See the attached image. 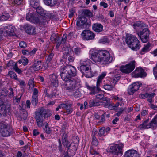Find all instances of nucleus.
I'll use <instances>...</instances> for the list:
<instances>
[{
  "label": "nucleus",
  "instance_id": "obj_62",
  "mask_svg": "<svg viewBox=\"0 0 157 157\" xmlns=\"http://www.w3.org/2000/svg\"><path fill=\"white\" fill-rule=\"evenodd\" d=\"M36 12L39 14L42 15L41 14L43 12V9L40 6H38L37 8H36Z\"/></svg>",
  "mask_w": 157,
  "mask_h": 157
},
{
  "label": "nucleus",
  "instance_id": "obj_6",
  "mask_svg": "<svg viewBox=\"0 0 157 157\" xmlns=\"http://www.w3.org/2000/svg\"><path fill=\"white\" fill-rule=\"evenodd\" d=\"M135 61L130 62L129 63L124 66H121L120 68V71L122 72L127 74L132 71L135 67Z\"/></svg>",
  "mask_w": 157,
  "mask_h": 157
},
{
  "label": "nucleus",
  "instance_id": "obj_5",
  "mask_svg": "<svg viewBox=\"0 0 157 157\" xmlns=\"http://www.w3.org/2000/svg\"><path fill=\"white\" fill-rule=\"evenodd\" d=\"M149 122V119H148L144 121L142 124L139 126V128L140 130L145 129L151 128L152 129H155L157 127V114L152 120Z\"/></svg>",
  "mask_w": 157,
  "mask_h": 157
},
{
  "label": "nucleus",
  "instance_id": "obj_37",
  "mask_svg": "<svg viewBox=\"0 0 157 157\" xmlns=\"http://www.w3.org/2000/svg\"><path fill=\"white\" fill-rule=\"evenodd\" d=\"M60 37L58 36L55 33L52 34L51 37L50 39L53 42H55L56 41H59L60 40Z\"/></svg>",
  "mask_w": 157,
  "mask_h": 157
},
{
  "label": "nucleus",
  "instance_id": "obj_18",
  "mask_svg": "<svg viewBox=\"0 0 157 157\" xmlns=\"http://www.w3.org/2000/svg\"><path fill=\"white\" fill-rule=\"evenodd\" d=\"M125 157H140L138 152L134 150H129L127 151L125 153Z\"/></svg>",
  "mask_w": 157,
  "mask_h": 157
},
{
  "label": "nucleus",
  "instance_id": "obj_14",
  "mask_svg": "<svg viewBox=\"0 0 157 157\" xmlns=\"http://www.w3.org/2000/svg\"><path fill=\"white\" fill-rule=\"evenodd\" d=\"M142 84L139 82L134 83L130 85L128 90V93L129 95H132L134 93L139 90Z\"/></svg>",
  "mask_w": 157,
  "mask_h": 157
},
{
  "label": "nucleus",
  "instance_id": "obj_21",
  "mask_svg": "<svg viewBox=\"0 0 157 157\" xmlns=\"http://www.w3.org/2000/svg\"><path fill=\"white\" fill-rule=\"evenodd\" d=\"M24 29L26 33L29 34H33L36 32L35 28L29 24L25 25Z\"/></svg>",
  "mask_w": 157,
  "mask_h": 157
},
{
  "label": "nucleus",
  "instance_id": "obj_56",
  "mask_svg": "<svg viewBox=\"0 0 157 157\" xmlns=\"http://www.w3.org/2000/svg\"><path fill=\"white\" fill-rule=\"evenodd\" d=\"M120 78V76L119 75H115L113 78V82L114 83H116Z\"/></svg>",
  "mask_w": 157,
  "mask_h": 157
},
{
  "label": "nucleus",
  "instance_id": "obj_4",
  "mask_svg": "<svg viewBox=\"0 0 157 157\" xmlns=\"http://www.w3.org/2000/svg\"><path fill=\"white\" fill-rule=\"evenodd\" d=\"M63 80L65 82L62 85V87L65 90L72 92L74 91V90L77 87L78 83L75 78H71Z\"/></svg>",
  "mask_w": 157,
  "mask_h": 157
},
{
  "label": "nucleus",
  "instance_id": "obj_64",
  "mask_svg": "<svg viewBox=\"0 0 157 157\" xmlns=\"http://www.w3.org/2000/svg\"><path fill=\"white\" fill-rule=\"evenodd\" d=\"M75 11V10L74 8H71L70 9V13L69 15V17L71 18L73 17Z\"/></svg>",
  "mask_w": 157,
  "mask_h": 157
},
{
  "label": "nucleus",
  "instance_id": "obj_42",
  "mask_svg": "<svg viewBox=\"0 0 157 157\" xmlns=\"http://www.w3.org/2000/svg\"><path fill=\"white\" fill-rule=\"evenodd\" d=\"M147 95V101L151 103L153 101L152 99L155 96V94L154 93H148Z\"/></svg>",
  "mask_w": 157,
  "mask_h": 157
},
{
  "label": "nucleus",
  "instance_id": "obj_16",
  "mask_svg": "<svg viewBox=\"0 0 157 157\" xmlns=\"http://www.w3.org/2000/svg\"><path fill=\"white\" fill-rule=\"evenodd\" d=\"M80 71L85 76L90 78L91 75V73L90 71V66L89 67H80Z\"/></svg>",
  "mask_w": 157,
  "mask_h": 157
},
{
  "label": "nucleus",
  "instance_id": "obj_7",
  "mask_svg": "<svg viewBox=\"0 0 157 157\" xmlns=\"http://www.w3.org/2000/svg\"><path fill=\"white\" fill-rule=\"evenodd\" d=\"M102 62L105 64H109L113 60V58L111 56L109 52L105 50H101Z\"/></svg>",
  "mask_w": 157,
  "mask_h": 157
},
{
  "label": "nucleus",
  "instance_id": "obj_36",
  "mask_svg": "<svg viewBox=\"0 0 157 157\" xmlns=\"http://www.w3.org/2000/svg\"><path fill=\"white\" fill-rule=\"evenodd\" d=\"M46 15L48 18L50 19L53 20L56 19L57 17L55 13H50V12H48L46 13Z\"/></svg>",
  "mask_w": 157,
  "mask_h": 157
},
{
  "label": "nucleus",
  "instance_id": "obj_11",
  "mask_svg": "<svg viewBox=\"0 0 157 157\" xmlns=\"http://www.w3.org/2000/svg\"><path fill=\"white\" fill-rule=\"evenodd\" d=\"M3 102L0 104V116H6L10 111V106L8 103L4 104Z\"/></svg>",
  "mask_w": 157,
  "mask_h": 157
},
{
  "label": "nucleus",
  "instance_id": "obj_53",
  "mask_svg": "<svg viewBox=\"0 0 157 157\" xmlns=\"http://www.w3.org/2000/svg\"><path fill=\"white\" fill-rule=\"evenodd\" d=\"M31 102L33 105H37L38 103V98L32 97Z\"/></svg>",
  "mask_w": 157,
  "mask_h": 157
},
{
  "label": "nucleus",
  "instance_id": "obj_49",
  "mask_svg": "<svg viewBox=\"0 0 157 157\" xmlns=\"http://www.w3.org/2000/svg\"><path fill=\"white\" fill-rule=\"evenodd\" d=\"M73 92V95L75 98H78L81 96V94L80 92L78 90L76 89L75 90H74V91Z\"/></svg>",
  "mask_w": 157,
  "mask_h": 157
},
{
  "label": "nucleus",
  "instance_id": "obj_32",
  "mask_svg": "<svg viewBox=\"0 0 157 157\" xmlns=\"http://www.w3.org/2000/svg\"><path fill=\"white\" fill-rule=\"evenodd\" d=\"M82 15L87 16L88 17H92L93 14L92 12L89 10L88 9L84 10L82 12Z\"/></svg>",
  "mask_w": 157,
  "mask_h": 157
},
{
  "label": "nucleus",
  "instance_id": "obj_29",
  "mask_svg": "<svg viewBox=\"0 0 157 157\" xmlns=\"http://www.w3.org/2000/svg\"><path fill=\"white\" fill-rule=\"evenodd\" d=\"M91 63V62L89 59L82 60L80 62V67H89Z\"/></svg>",
  "mask_w": 157,
  "mask_h": 157
},
{
  "label": "nucleus",
  "instance_id": "obj_13",
  "mask_svg": "<svg viewBox=\"0 0 157 157\" xmlns=\"http://www.w3.org/2000/svg\"><path fill=\"white\" fill-rule=\"evenodd\" d=\"M82 36L84 39L89 40L93 39L95 35L92 32L88 30H85L82 32Z\"/></svg>",
  "mask_w": 157,
  "mask_h": 157
},
{
  "label": "nucleus",
  "instance_id": "obj_43",
  "mask_svg": "<svg viewBox=\"0 0 157 157\" xmlns=\"http://www.w3.org/2000/svg\"><path fill=\"white\" fill-rule=\"evenodd\" d=\"M89 104L90 107L98 106V101H97L95 100H90L89 102Z\"/></svg>",
  "mask_w": 157,
  "mask_h": 157
},
{
  "label": "nucleus",
  "instance_id": "obj_3",
  "mask_svg": "<svg viewBox=\"0 0 157 157\" xmlns=\"http://www.w3.org/2000/svg\"><path fill=\"white\" fill-rule=\"evenodd\" d=\"M47 113L46 110L42 108H39L35 112V118L39 127H40L43 126L44 118Z\"/></svg>",
  "mask_w": 157,
  "mask_h": 157
},
{
  "label": "nucleus",
  "instance_id": "obj_60",
  "mask_svg": "<svg viewBox=\"0 0 157 157\" xmlns=\"http://www.w3.org/2000/svg\"><path fill=\"white\" fill-rule=\"evenodd\" d=\"M61 107L62 108L66 109V110H68V108H70L72 106L71 104L66 105L65 104H62L60 105Z\"/></svg>",
  "mask_w": 157,
  "mask_h": 157
},
{
  "label": "nucleus",
  "instance_id": "obj_30",
  "mask_svg": "<svg viewBox=\"0 0 157 157\" xmlns=\"http://www.w3.org/2000/svg\"><path fill=\"white\" fill-rule=\"evenodd\" d=\"M30 5L32 7L35 9L38 8L40 5L39 0H31Z\"/></svg>",
  "mask_w": 157,
  "mask_h": 157
},
{
  "label": "nucleus",
  "instance_id": "obj_39",
  "mask_svg": "<svg viewBox=\"0 0 157 157\" xmlns=\"http://www.w3.org/2000/svg\"><path fill=\"white\" fill-rule=\"evenodd\" d=\"M113 99L115 101H118L119 102H120L121 103L120 106H122L124 105V104L123 103V98L122 97L114 95L113 97Z\"/></svg>",
  "mask_w": 157,
  "mask_h": 157
},
{
  "label": "nucleus",
  "instance_id": "obj_9",
  "mask_svg": "<svg viewBox=\"0 0 157 157\" xmlns=\"http://www.w3.org/2000/svg\"><path fill=\"white\" fill-rule=\"evenodd\" d=\"M124 144H114L110 146L109 151L113 154L115 155H119L121 156L122 154V148Z\"/></svg>",
  "mask_w": 157,
  "mask_h": 157
},
{
  "label": "nucleus",
  "instance_id": "obj_41",
  "mask_svg": "<svg viewBox=\"0 0 157 157\" xmlns=\"http://www.w3.org/2000/svg\"><path fill=\"white\" fill-rule=\"evenodd\" d=\"M13 70L15 71L16 72L18 73V74L21 75V74L22 73V71L20 69L17 65V63H16L14 64L13 67Z\"/></svg>",
  "mask_w": 157,
  "mask_h": 157
},
{
  "label": "nucleus",
  "instance_id": "obj_46",
  "mask_svg": "<svg viewBox=\"0 0 157 157\" xmlns=\"http://www.w3.org/2000/svg\"><path fill=\"white\" fill-rule=\"evenodd\" d=\"M103 87L106 90L111 91L113 90L114 86L111 85L106 84L103 86Z\"/></svg>",
  "mask_w": 157,
  "mask_h": 157
},
{
  "label": "nucleus",
  "instance_id": "obj_35",
  "mask_svg": "<svg viewBox=\"0 0 157 157\" xmlns=\"http://www.w3.org/2000/svg\"><path fill=\"white\" fill-rule=\"evenodd\" d=\"M9 1L11 4L16 6L21 4L23 0H9Z\"/></svg>",
  "mask_w": 157,
  "mask_h": 157
},
{
  "label": "nucleus",
  "instance_id": "obj_24",
  "mask_svg": "<svg viewBox=\"0 0 157 157\" xmlns=\"http://www.w3.org/2000/svg\"><path fill=\"white\" fill-rule=\"evenodd\" d=\"M93 30L97 32H100L103 30V26L99 23L94 24L92 26Z\"/></svg>",
  "mask_w": 157,
  "mask_h": 157
},
{
  "label": "nucleus",
  "instance_id": "obj_27",
  "mask_svg": "<svg viewBox=\"0 0 157 157\" xmlns=\"http://www.w3.org/2000/svg\"><path fill=\"white\" fill-rule=\"evenodd\" d=\"M106 72H103L98 76L97 82V84L98 86H100L102 83V80L106 75Z\"/></svg>",
  "mask_w": 157,
  "mask_h": 157
},
{
  "label": "nucleus",
  "instance_id": "obj_47",
  "mask_svg": "<svg viewBox=\"0 0 157 157\" xmlns=\"http://www.w3.org/2000/svg\"><path fill=\"white\" fill-rule=\"evenodd\" d=\"M48 89L47 88H45L44 90V92L45 94H46V95L48 97L50 98H51L53 97V96H55V94H49L48 93Z\"/></svg>",
  "mask_w": 157,
  "mask_h": 157
},
{
  "label": "nucleus",
  "instance_id": "obj_8",
  "mask_svg": "<svg viewBox=\"0 0 157 157\" xmlns=\"http://www.w3.org/2000/svg\"><path fill=\"white\" fill-rule=\"evenodd\" d=\"M77 26L82 28H86L87 25L90 24V19H87L85 17L82 16L77 19Z\"/></svg>",
  "mask_w": 157,
  "mask_h": 157
},
{
  "label": "nucleus",
  "instance_id": "obj_55",
  "mask_svg": "<svg viewBox=\"0 0 157 157\" xmlns=\"http://www.w3.org/2000/svg\"><path fill=\"white\" fill-rule=\"evenodd\" d=\"M126 108L121 107L120 109L116 113V115L117 116H119L123 113L124 111L126 109Z\"/></svg>",
  "mask_w": 157,
  "mask_h": 157
},
{
  "label": "nucleus",
  "instance_id": "obj_12",
  "mask_svg": "<svg viewBox=\"0 0 157 157\" xmlns=\"http://www.w3.org/2000/svg\"><path fill=\"white\" fill-rule=\"evenodd\" d=\"M3 29L4 33L6 34V36H13L15 34V28L14 26L8 25L2 27Z\"/></svg>",
  "mask_w": 157,
  "mask_h": 157
},
{
  "label": "nucleus",
  "instance_id": "obj_40",
  "mask_svg": "<svg viewBox=\"0 0 157 157\" xmlns=\"http://www.w3.org/2000/svg\"><path fill=\"white\" fill-rule=\"evenodd\" d=\"M22 96V94H19L17 97H14L13 98V102L16 104L18 103L20 101L21 98Z\"/></svg>",
  "mask_w": 157,
  "mask_h": 157
},
{
  "label": "nucleus",
  "instance_id": "obj_44",
  "mask_svg": "<svg viewBox=\"0 0 157 157\" xmlns=\"http://www.w3.org/2000/svg\"><path fill=\"white\" fill-rule=\"evenodd\" d=\"M34 81L33 78L30 79L28 81V85L29 88L31 89H33L34 87Z\"/></svg>",
  "mask_w": 157,
  "mask_h": 157
},
{
  "label": "nucleus",
  "instance_id": "obj_23",
  "mask_svg": "<svg viewBox=\"0 0 157 157\" xmlns=\"http://www.w3.org/2000/svg\"><path fill=\"white\" fill-rule=\"evenodd\" d=\"M50 80V84L54 87H56L58 85V81L57 76L54 74H52L49 76Z\"/></svg>",
  "mask_w": 157,
  "mask_h": 157
},
{
  "label": "nucleus",
  "instance_id": "obj_54",
  "mask_svg": "<svg viewBox=\"0 0 157 157\" xmlns=\"http://www.w3.org/2000/svg\"><path fill=\"white\" fill-rule=\"evenodd\" d=\"M32 89L33 90V91L32 97H35H35L38 98V95L39 93L38 90L36 88H33Z\"/></svg>",
  "mask_w": 157,
  "mask_h": 157
},
{
  "label": "nucleus",
  "instance_id": "obj_2",
  "mask_svg": "<svg viewBox=\"0 0 157 157\" xmlns=\"http://www.w3.org/2000/svg\"><path fill=\"white\" fill-rule=\"evenodd\" d=\"M126 42L128 46L132 50L137 51L140 47V44L137 38L130 34L127 36Z\"/></svg>",
  "mask_w": 157,
  "mask_h": 157
},
{
  "label": "nucleus",
  "instance_id": "obj_22",
  "mask_svg": "<svg viewBox=\"0 0 157 157\" xmlns=\"http://www.w3.org/2000/svg\"><path fill=\"white\" fill-rule=\"evenodd\" d=\"M36 21L34 23L40 26L44 25L45 26L47 25L48 22L44 19V17L40 16L39 17H37L36 20Z\"/></svg>",
  "mask_w": 157,
  "mask_h": 157
},
{
  "label": "nucleus",
  "instance_id": "obj_17",
  "mask_svg": "<svg viewBox=\"0 0 157 157\" xmlns=\"http://www.w3.org/2000/svg\"><path fill=\"white\" fill-rule=\"evenodd\" d=\"M134 76L136 78L144 77L146 75L144 70L141 68H136L134 72Z\"/></svg>",
  "mask_w": 157,
  "mask_h": 157
},
{
  "label": "nucleus",
  "instance_id": "obj_1",
  "mask_svg": "<svg viewBox=\"0 0 157 157\" xmlns=\"http://www.w3.org/2000/svg\"><path fill=\"white\" fill-rule=\"evenodd\" d=\"M77 74L76 68L73 66L67 65L63 67L60 70V75L63 80L75 78Z\"/></svg>",
  "mask_w": 157,
  "mask_h": 157
},
{
  "label": "nucleus",
  "instance_id": "obj_31",
  "mask_svg": "<svg viewBox=\"0 0 157 157\" xmlns=\"http://www.w3.org/2000/svg\"><path fill=\"white\" fill-rule=\"evenodd\" d=\"M10 17L8 13L6 12L2 13L0 16V21H6L10 18Z\"/></svg>",
  "mask_w": 157,
  "mask_h": 157
},
{
  "label": "nucleus",
  "instance_id": "obj_28",
  "mask_svg": "<svg viewBox=\"0 0 157 157\" xmlns=\"http://www.w3.org/2000/svg\"><path fill=\"white\" fill-rule=\"evenodd\" d=\"M0 135L3 137L9 136L10 135V128L0 131Z\"/></svg>",
  "mask_w": 157,
  "mask_h": 157
},
{
  "label": "nucleus",
  "instance_id": "obj_58",
  "mask_svg": "<svg viewBox=\"0 0 157 157\" xmlns=\"http://www.w3.org/2000/svg\"><path fill=\"white\" fill-rule=\"evenodd\" d=\"M98 142L96 138H92V147L97 146L98 145Z\"/></svg>",
  "mask_w": 157,
  "mask_h": 157
},
{
  "label": "nucleus",
  "instance_id": "obj_45",
  "mask_svg": "<svg viewBox=\"0 0 157 157\" xmlns=\"http://www.w3.org/2000/svg\"><path fill=\"white\" fill-rule=\"evenodd\" d=\"M150 46V44L149 43L146 45H144V47L140 52V54L143 55L144 54V52H147Z\"/></svg>",
  "mask_w": 157,
  "mask_h": 157
},
{
  "label": "nucleus",
  "instance_id": "obj_48",
  "mask_svg": "<svg viewBox=\"0 0 157 157\" xmlns=\"http://www.w3.org/2000/svg\"><path fill=\"white\" fill-rule=\"evenodd\" d=\"M105 128L104 127H102L99 129L98 133L99 136H103L105 135Z\"/></svg>",
  "mask_w": 157,
  "mask_h": 157
},
{
  "label": "nucleus",
  "instance_id": "obj_38",
  "mask_svg": "<svg viewBox=\"0 0 157 157\" xmlns=\"http://www.w3.org/2000/svg\"><path fill=\"white\" fill-rule=\"evenodd\" d=\"M21 113V117L20 118L21 120L22 119L24 120L26 119L28 116L27 113L26 111L24 109L22 110V112H20Z\"/></svg>",
  "mask_w": 157,
  "mask_h": 157
},
{
  "label": "nucleus",
  "instance_id": "obj_50",
  "mask_svg": "<svg viewBox=\"0 0 157 157\" xmlns=\"http://www.w3.org/2000/svg\"><path fill=\"white\" fill-rule=\"evenodd\" d=\"M109 42V40L108 38L106 37H104L103 38L100 39L99 40V42L100 43L103 44L105 43H108Z\"/></svg>",
  "mask_w": 157,
  "mask_h": 157
},
{
  "label": "nucleus",
  "instance_id": "obj_57",
  "mask_svg": "<svg viewBox=\"0 0 157 157\" xmlns=\"http://www.w3.org/2000/svg\"><path fill=\"white\" fill-rule=\"evenodd\" d=\"M62 144L64 146H66L67 148L71 146V144L68 140V139L62 142Z\"/></svg>",
  "mask_w": 157,
  "mask_h": 157
},
{
  "label": "nucleus",
  "instance_id": "obj_25",
  "mask_svg": "<svg viewBox=\"0 0 157 157\" xmlns=\"http://www.w3.org/2000/svg\"><path fill=\"white\" fill-rule=\"evenodd\" d=\"M41 68V62L40 61H37L31 67V68H32L34 71H38Z\"/></svg>",
  "mask_w": 157,
  "mask_h": 157
},
{
  "label": "nucleus",
  "instance_id": "obj_20",
  "mask_svg": "<svg viewBox=\"0 0 157 157\" xmlns=\"http://www.w3.org/2000/svg\"><path fill=\"white\" fill-rule=\"evenodd\" d=\"M86 86L90 90L89 94L91 95H95L101 90L99 88L100 86H98L97 84L96 85V87L95 86H90L88 85H87Z\"/></svg>",
  "mask_w": 157,
  "mask_h": 157
},
{
  "label": "nucleus",
  "instance_id": "obj_61",
  "mask_svg": "<svg viewBox=\"0 0 157 157\" xmlns=\"http://www.w3.org/2000/svg\"><path fill=\"white\" fill-rule=\"evenodd\" d=\"M120 102H117L115 104H113L111 108L109 107V108L111 110L115 109V108L118 107L119 105H120Z\"/></svg>",
  "mask_w": 157,
  "mask_h": 157
},
{
  "label": "nucleus",
  "instance_id": "obj_19",
  "mask_svg": "<svg viewBox=\"0 0 157 157\" xmlns=\"http://www.w3.org/2000/svg\"><path fill=\"white\" fill-rule=\"evenodd\" d=\"M37 16L36 13L33 12H30L27 13L26 16V19L30 22L34 23L36 22V19Z\"/></svg>",
  "mask_w": 157,
  "mask_h": 157
},
{
  "label": "nucleus",
  "instance_id": "obj_10",
  "mask_svg": "<svg viewBox=\"0 0 157 157\" xmlns=\"http://www.w3.org/2000/svg\"><path fill=\"white\" fill-rule=\"evenodd\" d=\"M149 32L147 28L144 29L143 30L137 33L142 41L145 43L147 42L149 39Z\"/></svg>",
  "mask_w": 157,
  "mask_h": 157
},
{
  "label": "nucleus",
  "instance_id": "obj_52",
  "mask_svg": "<svg viewBox=\"0 0 157 157\" xmlns=\"http://www.w3.org/2000/svg\"><path fill=\"white\" fill-rule=\"evenodd\" d=\"M135 29H136L137 27L141 28L143 26V23L141 21L136 22L133 25Z\"/></svg>",
  "mask_w": 157,
  "mask_h": 157
},
{
  "label": "nucleus",
  "instance_id": "obj_63",
  "mask_svg": "<svg viewBox=\"0 0 157 157\" xmlns=\"http://www.w3.org/2000/svg\"><path fill=\"white\" fill-rule=\"evenodd\" d=\"M54 55V54L53 53H51L48 56L47 59L46 61L48 63H49L52 60Z\"/></svg>",
  "mask_w": 157,
  "mask_h": 157
},
{
  "label": "nucleus",
  "instance_id": "obj_51",
  "mask_svg": "<svg viewBox=\"0 0 157 157\" xmlns=\"http://www.w3.org/2000/svg\"><path fill=\"white\" fill-rule=\"evenodd\" d=\"M73 52L75 54L78 56L79 55L81 52V49L78 47L75 48Z\"/></svg>",
  "mask_w": 157,
  "mask_h": 157
},
{
  "label": "nucleus",
  "instance_id": "obj_26",
  "mask_svg": "<svg viewBox=\"0 0 157 157\" xmlns=\"http://www.w3.org/2000/svg\"><path fill=\"white\" fill-rule=\"evenodd\" d=\"M44 3L51 7L54 6L58 3V0H44Z\"/></svg>",
  "mask_w": 157,
  "mask_h": 157
},
{
  "label": "nucleus",
  "instance_id": "obj_59",
  "mask_svg": "<svg viewBox=\"0 0 157 157\" xmlns=\"http://www.w3.org/2000/svg\"><path fill=\"white\" fill-rule=\"evenodd\" d=\"M94 147H91L90 149V153L92 155H96L98 154L97 152L94 148Z\"/></svg>",
  "mask_w": 157,
  "mask_h": 157
},
{
  "label": "nucleus",
  "instance_id": "obj_34",
  "mask_svg": "<svg viewBox=\"0 0 157 157\" xmlns=\"http://www.w3.org/2000/svg\"><path fill=\"white\" fill-rule=\"evenodd\" d=\"M9 125L4 121L0 122V131L4 130L6 128H9Z\"/></svg>",
  "mask_w": 157,
  "mask_h": 157
},
{
  "label": "nucleus",
  "instance_id": "obj_33",
  "mask_svg": "<svg viewBox=\"0 0 157 157\" xmlns=\"http://www.w3.org/2000/svg\"><path fill=\"white\" fill-rule=\"evenodd\" d=\"M6 76H9L10 77L17 81H19V79L17 77L15 73L13 71H9L8 74L6 75Z\"/></svg>",
  "mask_w": 157,
  "mask_h": 157
},
{
  "label": "nucleus",
  "instance_id": "obj_15",
  "mask_svg": "<svg viewBox=\"0 0 157 157\" xmlns=\"http://www.w3.org/2000/svg\"><path fill=\"white\" fill-rule=\"evenodd\" d=\"M101 50L93 53L91 55L92 60L95 62H102Z\"/></svg>",
  "mask_w": 157,
  "mask_h": 157
}]
</instances>
